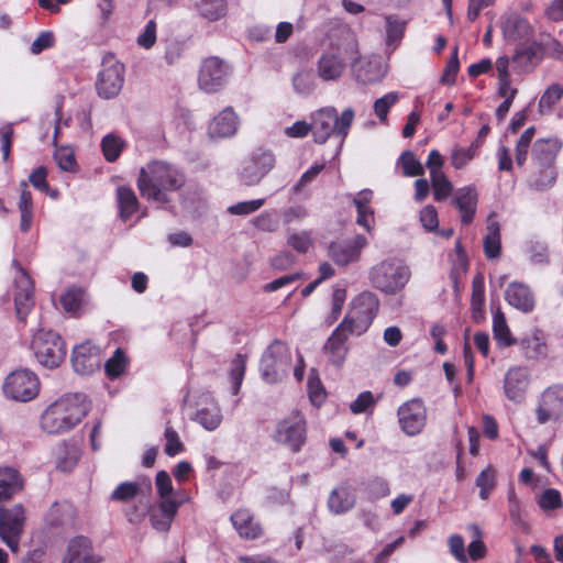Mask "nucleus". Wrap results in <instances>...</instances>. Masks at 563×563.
I'll return each instance as SVG.
<instances>
[{
	"label": "nucleus",
	"mask_w": 563,
	"mask_h": 563,
	"mask_svg": "<svg viewBox=\"0 0 563 563\" xmlns=\"http://www.w3.org/2000/svg\"><path fill=\"white\" fill-rule=\"evenodd\" d=\"M357 58V36L346 24H340L330 36V44L319 56L316 71L323 81H338L346 63Z\"/></svg>",
	"instance_id": "obj_1"
},
{
	"label": "nucleus",
	"mask_w": 563,
	"mask_h": 563,
	"mask_svg": "<svg viewBox=\"0 0 563 563\" xmlns=\"http://www.w3.org/2000/svg\"><path fill=\"white\" fill-rule=\"evenodd\" d=\"M90 408L91 404L85 394H66L43 411L41 428L48 434L68 432L87 416Z\"/></svg>",
	"instance_id": "obj_2"
},
{
	"label": "nucleus",
	"mask_w": 563,
	"mask_h": 563,
	"mask_svg": "<svg viewBox=\"0 0 563 563\" xmlns=\"http://www.w3.org/2000/svg\"><path fill=\"white\" fill-rule=\"evenodd\" d=\"M355 113L352 108L345 109L341 115L334 107H324L311 113V132L317 143L323 144L334 135L339 137L338 152L341 150L354 121Z\"/></svg>",
	"instance_id": "obj_3"
},
{
	"label": "nucleus",
	"mask_w": 563,
	"mask_h": 563,
	"mask_svg": "<svg viewBox=\"0 0 563 563\" xmlns=\"http://www.w3.org/2000/svg\"><path fill=\"white\" fill-rule=\"evenodd\" d=\"M378 307L377 297L371 291H364L353 299L351 308L341 324L347 328L349 333L362 335L372 324Z\"/></svg>",
	"instance_id": "obj_4"
},
{
	"label": "nucleus",
	"mask_w": 563,
	"mask_h": 563,
	"mask_svg": "<svg viewBox=\"0 0 563 563\" xmlns=\"http://www.w3.org/2000/svg\"><path fill=\"white\" fill-rule=\"evenodd\" d=\"M373 286L386 294L400 291L410 278V269L398 261H383L369 272Z\"/></svg>",
	"instance_id": "obj_5"
},
{
	"label": "nucleus",
	"mask_w": 563,
	"mask_h": 563,
	"mask_svg": "<svg viewBox=\"0 0 563 563\" xmlns=\"http://www.w3.org/2000/svg\"><path fill=\"white\" fill-rule=\"evenodd\" d=\"M290 363L289 347L280 341H274L266 349L261 360L262 378L268 384L282 382L290 369Z\"/></svg>",
	"instance_id": "obj_6"
},
{
	"label": "nucleus",
	"mask_w": 563,
	"mask_h": 563,
	"mask_svg": "<svg viewBox=\"0 0 563 563\" xmlns=\"http://www.w3.org/2000/svg\"><path fill=\"white\" fill-rule=\"evenodd\" d=\"M32 350L37 362L47 368L60 365L66 355L62 338L51 330H38L32 340Z\"/></svg>",
	"instance_id": "obj_7"
},
{
	"label": "nucleus",
	"mask_w": 563,
	"mask_h": 563,
	"mask_svg": "<svg viewBox=\"0 0 563 563\" xmlns=\"http://www.w3.org/2000/svg\"><path fill=\"white\" fill-rule=\"evenodd\" d=\"M24 523L25 512L21 504L11 508L0 507V538L13 553L20 551Z\"/></svg>",
	"instance_id": "obj_8"
},
{
	"label": "nucleus",
	"mask_w": 563,
	"mask_h": 563,
	"mask_svg": "<svg viewBox=\"0 0 563 563\" xmlns=\"http://www.w3.org/2000/svg\"><path fill=\"white\" fill-rule=\"evenodd\" d=\"M125 67L113 56L104 57L98 74L96 89L102 99H112L119 95L124 84Z\"/></svg>",
	"instance_id": "obj_9"
},
{
	"label": "nucleus",
	"mask_w": 563,
	"mask_h": 563,
	"mask_svg": "<svg viewBox=\"0 0 563 563\" xmlns=\"http://www.w3.org/2000/svg\"><path fill=\"white\" fill-rule=\"evenodd\" d=\"M38 378L29 369L12 372L3 384L5 396L16 401L32 400L38 394Z\"/></svg>",
	"instance_id": "obj_10"
},
{
	"label": "nucleus",
	"mask_w": 563,
	"mask_h": 563,
	"mask_svg": "<svg viewBox=\"0 0 563 563\" xmlns=\"http://www.w3.org/2000/svg\"><path fill=\"white\" fill-rule=\"evenodd\" d=\"M231 75V67L223 59L211 56L206 58L200 67L198 85L208 93L222 89Z\"/></svg>",
	"instance_id": "obj_11"
},
{
	"label": "nucleus",
	"mask_w": 563,
	"mask_h": 563,
	"mask_svg": "<svg viewBox=\"0 0 563 563\" xmlns=\"http://www.w3.org/2000/svg\"><path fill=\"white\" fill-rule=\"evenodd\" d=\"M275 441L287 445L294 452L300 450L306 441V419L300 411H294L282 419L276 427Z\"/></svg>",
	"instance_id": "obj_12"
},
{
	"label": "nucleus",
	"mask_w": 563,
	"mask_h": 563,
	"mask_svg": "<svg viewBox=\"0 0 563 563\" xmlns=\"http://www.w3.org/2000/svg\"><path fill=\"white\" fill-rule=\"evenodd\" d=\"M531 385V371L525 365L510 366L504 376L503 390L505 397L512 404L519 405L526 400Z\"/></svg>",
	"instance_id": "obj_13"
},
{
	"label": "nucleus",
	"mask_w": 563,
	"mask_h": 563,
	"mask_svg": "<svg viewBox=\"0 0 563 563\" xmlns=\"http://www.w3.org/2000/svg\"><path fill=\"white\" fill-rule=\"evenodd\" d=\"M397 415L401 430L409 437L419 434L427 422V409L420 399L404 402Z\"/></svg>",
	"instance_id": "obj_14"
},
{
	"label": "nucleus",
	"mask_w": 563,
	"mask_h": 563,
	"mask_svg": "<svg viewBox=\"0 0 563 563\" xmlns=\"http://www.w3.org/2000/svg\"><path fill=\"white\" fill-rule=\"evenodd\" d=\"M536 415L540 424H544L552 420H559L563 416L562 384L552 385L542 393Z\"/></svg>",
	"instance_id": "obj_15"
},
{
	"label": "nucleus",
	"mask_w": 563,
	"mask_h": 563,
	"mask_svg": "<svg viewBox=\"0 0 563 563\" xmlns=\"http://www.w3.org/2000/svg\"><path fill=\"white\" fill-rule=\"evenodd\" d=\"M33 290V282L29 274L24 269L18 268L14 276L13 299L15 313L20 321L25 320L34 306Z\"/></svg>",
	"instance_id": "obj_16"
},
{
	"label": "nucleus",
	"mask_w": 563,
	"mask_h": 563,
	"mask_svg": "<svg viewBox=\"0 0 563 563\" xmlns=\"http://www.w3.org/2000/svg\"><path fill=\"white\" fill-rule=\"evenodd\" d=\"M367 244V239L358 234L350 240L330 243L328 255L336 265L346 266L360 260L361 253Z\"/></svg>",
	"instance_id": "obj_17"
},
{
	"label": "nucleus",
	"mask_w": 563,
	"mask_h": 563,
	"mask_svg": "<svg viewBox=\"0 0 563 563\" xmlns=\"http://www.w3.org/2000/svg\"><path fill=\"white\" fill-rule=\"evenodd\" d=\"M351 333L343 324H339L323 345V353L329 363L338 368L342 367L349 354L347 339Z\"/></svg>",
	"instance_id": "obj_18"
},
{
	"label": "nucleus",
	"mask_w": 563,
	"mask_h": 563,
	"mask_svg": "<svg viewBox=\"0 0 563 563\" xmlns=\"http://www.w3.org/2000/svg\"><path fill=\"white\" fill-rule=\"evenodd\" d=\"M501 31L507 42H529L534 35L530 22L519 13H508L501 18Z\"/></svg>",
	"instance_id": "obj_19"
},
{
	"label": "nucleus",
	"mask_w": 563,
	"mask_h": 563,
	"mask_svg": "<svg viewBox=\"0 0 563 563\" xmlns=\"http://www.w3.org/2000/svg\"><path fill=\"white\" fill-rule=\"evenodd\" d=\"M350 64L355 80L363 85L378 82L385 75V69L380 60L363 57L358 48L357 58L351 59Z\"/></svg>",
	"instance_id": "obj_20"
},
{
	"label": "nucleus",
	"mask_w": 563,
	"mask_h": 563,
	"mask_svg": "<svg viewBox=\"0 0 563 563\" xmlns=\"http://www.w3.org/2000/svg\"><path fill=\"white\" fill-rule=\"evenodd\" d=\"M562 147L558 137H547L537 140L531 150V161L540 172L550 168Z\"/></svg>",
	"instance_id": "obj_21"
},
{
	"label": "nucleus",
	"mask_w": 563,
	"mask_h": 563,
	"mask_svg": "<svg viewBox=\"0 0 563 563\" xmlns=\"http://www.w3.org/2000/svg\"><path fill=\"white\" fill-rule=\"evenodd\" d=\"M139 189L142 197L156 202H166L167 192L176 190L181 185L177 178H139Z\"/></svg>",
	"instance_id": "obj_22"
},
{
	"label": "nucleus",
	"mask_w": 563,
	"mask_h": 563,
	"mask_svg": "<svg viewBox=\"0 0 563 563\" xmlns=\"http://www.w3.org/2000/svg\"><path fill=\"white\" fill-rule=\"evenodd\" d=\"M71 363L75 372L89 375L100 367L99 349L89 342L74 347Z\"/></svg>",
	"instance_id": "obj_23"
},
{
	"label": "nucleus",
	"mask_w": 563,
	"mask_h": 563,
	"mask_svg": "<svg viewBox=\"0 0 563 563\" xmlns=\"http://www.w3.org/2000/svg\"><path fill=\"white\" fill-rule=\"evenodd\" d=\"M516 344L520 346L522 355L529 361H541L549 354L545 334L538 328H533Z\"/></svg>",
	"instance_id": "obj_24"
},
{
	"label": "nucleus",
	"mask_w": 563,
	"mask_h": 563,
	"mask_svg": "<svg viewBox=\"0 0 563 563\" xmlns=\"http://www.w3.org/2000/svg\"><path fill=\"white\" fill-rule=\"evenodd\" d=\"M181 505L179 500H158L157 505L148 508L150 522L158 532H167Z\"/></svg>",
	"instance_id": "obj_25"
},
{
	"label": "nucleus",
	"mask_w": 563,
	"mask_h": 563,
	"mask_svg": "<svg viewBox=\"0 0 563 563\" xmlns=\"http://www.w3.org/2000/svg\"><path fill=\"white\" fill-rule=\"evenodd\" d=\"M91 541L86 537L73 538L67 545L62 563H100Z\"/></svg>",
	"instance_id": "obj_26"
},
{
	"label": "nucleus",
	"mask_w": 563,
	"mask_h": 563,
	"mask_svg": "<svg viewBox=\"0 0 563 563\" xmlns=\"http://www.w3.org/2000/svg\"><path fill=\"white\" fill-rule=\"evenodd\" d=\"M506 301L517 310L529 313L536 307V297L531 288L520 282H512L505 290Z\"/></svg>",
	"instance_id": "obj_27"
},
{
	"label": "nucleus",
	"mask_w": 563,
	"mask_h": 563,
	"mask_svg": "<svg viewBox=\"0 0 563 563\" xmlns=\"http://www.w3.org/2000/svg\"><path fill=\"white\" fill-rule=\"evenodd\" d=\"M239 126V119L231 107L223 109L213 118L208 128L211 139H227L233 136Z\"/></svg>",
	"instance_id": "obj_28"
},
{
	"label": "nucleus",
	"mask_w": 563,
	"mask_h": 563,
	"mask_svg": "<svg viewBox=\"0 0 563 563\" xmlns=\"http://www.w3.org/2000/svg\"><path fill=\"white\" fill-rule=\"evenodd\" d=\"M542 59L543 45L536 41L531 42V40L525 44L518 45L512 55V62L522 71L532 70Z\"/></svg>",
	"instance_id": "obj_29"
},
{
	"label": "nucleus",
	"mask_w": 563,
	"mask_h": 563,
	"mask_svg": "<svg viewBox=\"0 0 563 563\" xmlns=\"http://www.w3.org/2000/svg\"><path fill=\"white\" fill-rule=\"evenodd\" d=\"M276 164L275 155L265 148H256L244 163L249 176H265Z\"/></svg>",
	"instance_id": "obj_30"
},
{
	"label": "nucleus",
	"mask_w": 563,
	"mask_h": 563,
	"mask_svg": "<svg viewBox=\"0 0 563 563\" xmlns=\"http://www.w3.org/2000/svg\"><path fill=\"white\" fill-rule=\"evenodd\" d=\"M59 302L65 312L70 316H79L89 302L87 292L79 287H69L59 297Z\"/></svg>",
	"instance_id": "obj_31"
},
{
	"label": "nucleus",
	"mask_w": 563,
	"mask_h": 563,
	"mask_svg": "<svg viewBox=\"0 0 563 563\" xmlns=\"http://www.w3.org/2000/svg\"><path fill=\"white\" fill-rule=\"evenodd\" d=\"M231 521L242 538L255 539L262 533L260 525L254 521L252 514L246 509H240L232 514Z\"/></svg>",
	"instance_id": "obj_32"
},
{
	"label": "nucleus",
	"mask_w": 563,
	"mask_h": 563,
	"mask_svg": "<svg viewBox=\"0 0 563 563\" xmlns=\"http://www.w3.org/2000/svg\"><path fill=\"white\" fill-rule=\"evenodd\" d=\"M454 203L460 210L462 222L471 223L476 211L477 192L471 187L462 188L457 190Z\"/></svg>",
	"instance_id": "obj_33"
},
{
	"label": "nucleus",
	"mask_w": 563,
	"mask_h": 563,
	"mask_svg": "<svg viewBox=\"0 0 563 563\" xmlns=\"http://www.w3.org/2000/svg\"><path fill=\"white\" fill-rule=\"evenodd\" d=\"M23 487V482L19 472L12 467L0 468V501H4L14 496Z\"/></svg>",
	"instance_id": "obj_34"
},
{
	"label": "nucleus",
	"mask_w": 563,
	"mask_h": 563,
	"mask_svg": "<svg viewBox=\"0 0 563 563\" xmlns=\"http://www.w3.org/2000/svg\"><path fill=\"white\" fill-rule=\"evenodd\" d=\"M355 505V496L347 487L334 488L328 498V508L333 515H343L350 511Z\"/></svg>",
	"instance_id": "obj_35"
},
{
	"label": "nucleus",
	"mask_w": 563,
	"mask_h": 563,
	"mask_svg": "<svg viewBox=\"0 0 563 563\" xmlns=\"http://www.w3.org/2000/svg\"><path fill=\"white\" fill-rule=\"evenodd\" d=\"M493 334L500 347H508L517 343L500 309H497L493 314Z\"/></svg>",
	"instance_id": "obj_36"
},
{
	"label": "nucleus",
	"mask_w": 563,
	"mask_h": 563,
	"mask_svg": "<svg viewBox=\"0 0 563 563\" xmlns=\"http://www.w3.org/2000/svg\"><path fill=\"white\" fill-rule=\"evenodd\" d=\"M222 418L220 407L211 402L209 406L198 409L192 419L207 431H213L221 424Z\"/></svg>",
	"instance_id": "obj_37"
},
{
	"label": "nucleus",
	"mask_w": 563,
	"mask_h": 563,
	"mask_svg": "<svg viewBox=\"0 0 563 563\" xmlns=\"http://www.w3.org/2000/svg\"><path fill=\"white\" fill-rule=\"evenodd\" d=\"M55 455L57 468L69 472L76 466L80 452L77 445L63 443L57 446Z\"/></svg>",
	"instance_id": "obj_38"
},
{
	"label": "nucleus",
	"mask_w": 563,
	"mask_h": 563,
	"mask_svg": "<svg viewBox=\"0 0 563 563\" xmlns=\"http://www.w3.org/2000/svg\"><path fill=\"white\" fill-rule=\"evenodd\" d=\"M117 200L120 218L126 221L137 210L139 202L133 190L128 187H118Z\"/></svg>",
	"instance_id": "obj_39"
},
{
	"label": "nucleus",
	"mask_w": 563,
	"mask_h": 563,
	"mask_svg": "<svg viewBox=\"0 0 563 563\" xmlns=\"http://www.w3.org/2000/svg\"><path fill=\"white\" fill-rule=\"evenodd\" d=\"M500 228L498 222L492 221L487 225V233L484 238V252L487 258H498L500 255Z\"/></svg>",
	"instance_id": "obj_40"
},
{
	"label": "nucleus",
	"mask_w": 563,
	"mask_h": 563,
	"mask_svg": "<svg viewBox=\"0 0 563 563\" xmlns=\"http://www.w3.org/2000/svg\"><path fill=\"white\" fill-rule=\"evenodd\" d=\"M386 22V44L396 46L404 37L407 22L396 14L385 15Z\"/></svg>",
	"instance_id": "obj_41"
},
{
	"label": "nucleus",
	"mask_w": 563,
	"mask_h": 563,
	"mask_svg": "<svg viewBox=\"0 0 563 563\" xmlns=\"http://www.w3.org/2000/svg\"><path fill=\"white\" fill-rule=\"evenodd\" d=\"M196 7L200 15L209 21H217L227 12L225 0H197Z\"/></svg>",
	"instance_id": "obj_42"
},
{
	"label": "nucleus",
	"mask_w": 563,
	"mask_h": 563,
	"mask_svg": "<svg viewBox=\"0 0 563 563\" xmlns=\"http://www.w3.org/2000/svg\"><path fill=\"white\" fill-rule=\"evenodd\" d=\"M179 170L174 165L164 159L150 161L141 167L139 176H178Z\"/></svg>",
	"instance_id": "obj_43"
},
{
	"label": "nucleus",
	"mask_w": 563,
	"mask_h": 563,
	"mask_svg": "<svg viewBox=\"0 0 563 563\" xmlns=\"http://www.w3.org/2000/svg\"><path fill=\"white\" fill-rule=\"evenodd\" d=\"M404 176H423L424 168L412 151H404L396 162Z\"/></svg>",
	"instance_id": "obj_44"
},
{
	"label": "nucleus",
	"mask_w": 563,
	"mask_h": 563,
	"mask_svg": "<svg viewBox=\"0 0 563 563\" xmlns=\"http://www.w3.org/2000/svg\"><path fill=\"white\" fill-rule=\"evenodd\" d=\"M125 142L114 133L104 135L101 140V150L108 162H114L122 153Z\"/></svg>",
	"instance_id": "obj_45"
},
{
	"label": "nucleus",
	"mask_w": 563,
	"mask_h": 563,
	"mask_svg": "<svg viewBox=\"0 0 563 563\" xmlns=\"http://www.w3.org/2000/svg\"><path fill=\"white\" fill-rule=\"evenodd\" d=\"M307 391L310 402L316 407H320L327 398L325 389L318 376L317 371L313 368L309 374Z\"/></svg>",
	"instance_id": "obj_46"
},
{
	"label": "nucleus",
	"mask_w": 563,
	"mask_h": 563,
	"mask_svg": "<svg viewBox=\"0 0 563 563\" xmlns=\"http://www.w3.org/2000/svg\"><path fill=\"white\" fill-rule=\"evenodd\" d=\"M294 91L303 97L310 96L316 89V81L313 75L308 70H300L296 73L292 78Z\"/></svg>",
	"instance_id": "obj_47"
},
{
	"label": "nucleus",
	"mask_w": 563,
	"mask_h": 563,
	"mask_svg": "<svg viewBox=\"0 0 563 563\" xmlns=\"http://www.w3.org/2000/svg\"><path fill=\"white\" fill-rule=\"evenodd\" d=\"M536 134L534 126H530L520 135L516 143L515 159L518 166H523L528 158L529 148Z\"/></svg>",
	"instance_id": "obj_48"
},
{
	"label": "nucleus",
	"mask_w": 563,
	"mask_h": 563,
	"mask_svg": "<svg viewBox=\"0 0 563 563\" xmlns=\"http://www.w3.org/2000/svg\"><path fill=\"white\" fill-rule=\"evenodd\" d=\"M563 97V86L553 84L547 88L539 100V109L541 113L550 112Z\"/></svg>",
	"instance_id": "obj_49"
},
{
	"label": "nucleus",
	"mask_w": 563,
	"mask_h": 563,
	"mask_svg": "<svg viewBox=\"0 0 563 563\" xmlns=\"http://www.w3.org/2000/svg\"><path fill=\"white\" fill-rule=\"evenodd\" d=\"M141 492V486L135 482H123L119 484L115 489L111 493V500L114 501H131Z\"/></svg>",
	"instance_id": "obj_50"
},
{
	"label": "nucleus",
	"mask_w": 563,
	"mask_h": 563,
	"mask_svg": "<svg viewBox=\"0 0 563 563\" xmlns=\"http://www.w3.org/2000/svg\"><path fill=\"white\" fill-rule=\"evenodd\" d=\"M54 159L60 170L66 173H77V162L74 150L70 147H59L54 153Z\"/></svg>",
	"instance_id": "obj_51"
},
{
	"label": "nucleus",
	"mask_w": 563,
	"mask_h": 563,
	"mask_svg": "<svg viewBox=\"0 0 563 563\" xmlns=\"http://www.w3.org/2000/svg\"><path fill=\"white\" fill-rule=\"evenodd\" d=\"M126 367V358L121 349H117L114 354L106 362L104 371L108 377L117 378L122 375Z\"/></svg>",
	"instance_id": "obj_52"
},
{
	"label": "nucleus",
	"mask_w": 563,
	"mask_h": 563,
	"mask_svg": "<svg viewBox=\"0 0 563 563\" xmlns=\"http://www.w3.org/2000/svg\"><path fill=\"white\" fill-rule=\"evenodd\" d=\"M398 92H388L374 102V112L382 123L387 122L389 109L399 100Z\"/></svg>",
	"instance_id": "obj_53"
},
{
	"label": "nucleus",
	"mask_w": 563,
	"mask_h": 563,
	"mask_svg": "<svg viewBox=\"0 0 563 563\" xmlns=\"http://www.w3.org/2000/svg\"><path fill=\"white\" fill-rule=\"evenodd\" d=\"M287 244L298 253L305 254L312 245L310 231L291 232L287 236Z\"/></svg>",
	"instance_id": "obj_54"
},
{
	"label": "nucleus",
	"mask_w": 563,
	"mask_h": 563,
	"mask_svg": "<svg viewBox=\"0 0 563 563\" xmlns=\"http://www.w3.org/2000/svg\"><path fill=\"white\" fill-rule=\"evenodd\" d=\"M476 144H471L468 147H455L451 153V164L456 168H463L470 161H472L477 151Z\"/></svg>",
	"instance_id": "obj_55"
},
{
	"label": "nucleus",
	"mask_w": 563,
	"mask_h": 563,
	"mask_svg": "<svg viewBox=\"0 0 563 563\" xmlns=\"http://www.w3.org/2000/svg\"><path fill=\"white\" fill-rule=\"evenodd\" d=\"M245 373V357L241 354H238L232 361L231 369H230V378L232 380V394L236 395L242 385Z\"/></svg>",
	"instance_id": "obj_56"
},
{
	"label": "nucleus",
	"mask_w": 563,
	"mask_h": 563,
	"mask_svg": "<svg viewBox=\"0 0 563 563\" xmlns=\"http://www.w3.org/2000/svg\"><path fill=\"white\" fill-rule=\"evenodd\" d=\"M526 253L533 264H544L548 262V246L541 241H529L526 245Z\"/></svg>",
	"instance_id": "obj_57"
},
{
	"label": "nucleus",
	"mask_w": 563,
	"mask_h": 563,
	"mask_svg": "<svg viewBox=\"0 0 563 563\" xmlns=\"http://www.w3.org/2000/svg\"><path fill=\"white\" fill-rule=\"evenodd\" d=\"M476 486L479 487V497L484 500L487 499L489 492L495 486V471L490 466L479 473Z\"/></svg>",
	"instance_id": "obj_58"
},
{
	"label": "nucleus",
	"mask_w": 563,
	"mask_h": 563,
	"mask_svg": "<svg viewBox=\"0 0 563 563\" xmlns=\"http://www.w3.org/2000/svg\"><path fill=\"white\" fill-rule=\"evenodd\" d=\"M345 299L346 290L341 287H335L332 292L331 311L327 317L329 324L333 323L340 317Z\"/></svg>",
	"instance_id": "obj_59"
},
{
	"label": "nucleus",
	"mask_w": 563,
	"mask_h": 563,
	"mask_svg": "<svg viewBox=\"0 0 563 563\" xmlns=\"http://www.w3.org/2000/svg\"><path fill=\"white\" fill-rule=\"evenodd\" d=\"M449 551L459 563H468V556L465 551L464 539L460 534H452L448 539Z\"/></svg>",
	"instance_id": "obj_60"
},
{
	"label": "nucleus",
	"mask_w": 563,
	"mask_h": 563,
	"mask_svg": "<svg viewBox=\"0 0 563 563\" xmlns=\"http://www.w3.org/2000/svg\"><path fill=\"white\" fill-rule=\"evenodd\" d=\"M538 505L543 510H553L562 506V498L559 490L554 488L545 489L538 497Z\"/></svg>",
	"instance_id": "obj_61"
},
{
	"label": "nucleus",
	"mask_w": 563,
	"mask_h": 563,
	"mask_svg": "<svg viewBox=\"0 0 563 563\" xmlns=\"http://www.w3.org/2000/svg\"><path fill=\"white\" fill-rule=\"evenodd\" d=\"M155 484L157 488V493L159 495V500L169 499L176 500L173 493V484L169 474L165 471H161L156 474Z\"/></svg>",
	"instance_id": "obj_62"
},
{
	"label": "nucleus",
	"mask_w": 563,
	"mask_h": 563,
	"mask_svg": "<svg viewBox=\"0 0 563 563\" xmlns=\"http://www.w3.org/2000/svg\"><path fill=\"white\" fill-rule=\"evenodd\" d=\"M164 437L166 440L165 453L167 455L175 456L184 451V445L179 439V435L172 427H166Z\"/></svg>",
	"instance_id": "obj_63"
},
{
	"label": "nucleus",
	"mask_w": 563,
	"mask_h": 563,
	"mask_svg": "<svg viewBox=\"0 0 563 563\" xmlns=\"http://www.w3.org/2000/svg\"><path fill=\"white\" fill-rule=\"evenodd\" d=\"M459 47L455 46L452 51L451 57L446 63L444 74L441 77V82L445 85H453L455 82L456 74L460 69V62H459Z\"/></svg>",
	"instance_id": "obj_64"
}]
</instances>
